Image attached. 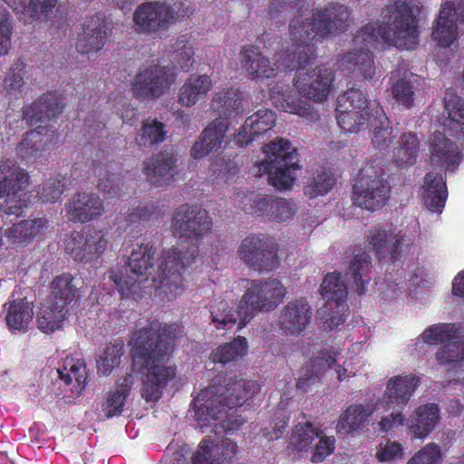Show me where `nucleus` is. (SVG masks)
I'll return each instance as SVG.
<instances>
[{"label": "nucleus", "mask_w": 464, "mask_h": 464, "mask_svg": "<svg viewBox=\"0 0 464 464\" xmlns=\"http://www.w3.org/2000/svg\"><path fill=\"white\" fill-rule=\"evenodd\" d=\"M351 10L340 4L331 3L316 8L311 18L302 19V14L291 20L289 33L292 51L282 61L285 69L294 71V85L300 94L314 102H324L331 92L334 73L331 68L320 65L308 67L316 59L315 43L346 32L353 19Z\"/></svg>", "instance_id": "1"}, {"label": "nucleus", "mask_w": 464, "mask_h": 464, "mask_svg": "<svg viewBox=\"0 0 464 464\" xmlns=\"http://www.w3.org/2000/svg\"><path fill=\"white\" fill-rule=\"evenodd\" d=\"M178 328L177 324L153 321L136 330L130 340L133 361L147 370L142 397L148 402L159 401L176 376V366L165 365V362L173 353Z\"/></svg>", "instance_id": "2"}, {"label": "nucleus", "mask_w": 464, "mask_h": 464, "mask_svg": "<svg viewBox=\"0 0 464 464\" xmlns=\"http://www.w3.org/2000/svg\"><path fill=\"white\" fill-rule=\"evenodd\" d=\"M212 225L208 210L200 206L183 204L174 210L171 231L179 244L162 254L159 269L164 286L182 285V274L198 256L199 245L211 232Z\"/></svg>", "instance_id": "3"}, {"label": "nucleus", "mask_w": 464, "mask_h": 464, "mask_svg": "<svg viewBox=\"0 0 464 464\" xmlns=\"http://www.w3.org/2000/svg\"><path fill=\"white\" fill-rule=\"evenodd\" d=\"M336 120L344 132L358 133L370 127L374 149L389 152L397 138L379 102H372L361 89L351 87L336 100Z\"/></svg>", "instance_id": "4"}, {"label": "nucleus", "mask_w": 464, "mask_h": 464, "mask_svg": "<svg viewBox=\"0 0 464 464\" xmlns=\"http://www.w3.org/2000/svg\"><path fill=\"white\" fill-rule=\"evenodd\" d=\"M260 390L256 381L234 379L225 386H210L201 390L192 405L197 421L201 427L220 420L226 431L237 430L245 423L242 417H235L236 409L243 406Z\"/></svg>", "instance_id": "5"}, {"label": "nucleus", "mask_w": 464, "mask_h": 464, "mask_svg": "<svg viewBox=\"0 0 464 464\" xmlns=\"http://www.w3.org/2000/svg\"><path fill=\"white\" fill-rule=\"evenodd\" d=\"M382 22H370L362 26L353 37L355 44L373 45L383 43L398 49H414L419 43V19L411 2L396 0L386 5Z\"/></svg>", "instance_id": "6"}, {"label": "nucleus", "mask_w": 464, "mask_h": 464, "mask_svg": "<svg viewBox=\"0 0 464 464\" xmlns=\"http://www.w3.org/2000/svg\"><path fill=\"white\" fill-rule=\"evenodd\" d=\"M62 98L56 92H47L32 103L23 107V119L29 126L39 124L36 129L27 131L16 150L23 159L41 156L52 141L53 130L49 134L48 122L63 111Z\"/></svg>", "instance_id": "7"}, {"label": "nucleus", "mask_w": 464, "mask_h": 464, "mask_svg": "<svg viewBox=\"0 0 464 464\" xmlns=\"http://www.w3.org/2000/svg\"><path fill=\"white\" fill-rule=\"evenodd\" d=\"M167 251L168 250H164L161 252L158 259L159 263L156 269L153 262L155 248L150 244H140L132 249L130 256L128 257L127 266H116L111 268L109 271V278L114 283L122 296L128 297L138 292L140 277L151 276L154 283H159L158 288L160 289L162 293L166 294L169 299L176 297L179 291L181 292L183 290V285L179 288L172 286L170 289V287L164 286L160 282L159 266L161 261L162 254Z\"/></svg>", "instance_id": "8"}, {"label": "nucleus", "mask_w": 464, "mask_h": 464, "mask_svg": "<svg viewBox=\"0 0 464 464\" xmlns=\"http://www.w3.org/2000/svg\"><path fill=\"white\" fill-rule=\"evenodd\" d=\"M212 107L228 117H231L232 113L242 114L244 111L242 93L234 89L216 93L212 99ZM228 124L227 117H218L212 121L203 130L198 140L193 144L190 150L191 157L198 160L218 149L224 140Z\"/></svg>", "instance_id": "9"}, {"label": "nucleus", "mask_w": 464, "mask_h": 464, "mask_svg": "<svg viewBox=\"0 0 464 464\" xmlns=\"http://www.w3.org/2000/svg\"><path fill=\"white\" fill-rule=\"evenodd\" d=\"M266 158L257 164L259 175L267 174L269 183L279 189L289 188L295 177V171L300 169L299 154L291 142L283 138L263 147Z\"/></svg>", "instance_id": "10"}, {"label": "nucleus", "mask_w": 464, "mask_h": 464, "mask_svg": "<svg viewBox=\"0 0 464 464\" xmlns=\"http://www.w3.org/2000/svg\"><path fill=\"white\" fill-rule=\"evenodd\" d=\"M353 203L362 209L376 211L383 208L391 196L389 181L371 163L363 166L353 183Z\"/></svg>", "instance_id": "11"}, {"label": "nucleus", "mask_w": 464, "mask_h": 464, "mask_svg": "<svg viewBox=\"0 0 464 464\" xmlns=\"http://www.w3.org/2000/svg\"><path fill=\"white\" fill-rule=\"evenodd\" d=\"M285 288L277 280H253L238 302L242 325H246L260 311H271L283 300Z\"/></svg>", "instance_id": "12"}, {"label": "nucleus", "mask_w": 464, "mask_h": 464, "mask_svg": "<svg viewBox=\"0 0 464 464\" xmlns=\"http://www.w3.org/2000/svg\"><path fill=\"white\" fill-rule=\"evenodd\" d=\"M420 383V378L412 373L399 374L387 382L383 401L388 408L393 409V411L382 417L379 422L382 431L388 432L392 428L403 424L405 418L401 411L408 404Z\"/></svg>", "instance_id": "13"}, {"label": "nucleus", "mask_w": 464, "mask_h": 464, "mask_svg": "<svg viewBox=\"0 0 464 464\" xmlns=\"http://www.w3.org/2000/svg\"><path fill=\"white\" fill-rule=\"evenodd\" d=\"M276 245L264 236L251 234L240 243L237 255L250 269L257 272H270L280 265Z\"/></svg>", "instance_id": "14"}, {"label": "nucleus", "mask_w": 464, "mask_h": 464, "mask_svg": "<svg viewBox=\"0 0 464 464\" xmlns=\"http://www.w3.org/2000/svg\"><path fill=\"white\" fill-rule=\"evenodd\" d=\"M108 243L102 230L88 228L71 232L65 239L64 250L76 262L93 263L103 255Z\"/></svg>", "instance_id": "15"}, {"label": "nucleus", "mask_w": 464, "mask_h": 464, "mask_svg": "<svg viewBox=\"0 0 464 464\" xmlns=\"http://www.w3.org/2000/svg\"><path fill=\"white\" fill-rule=\"evenodd\" d=\"M177 13L166 3L146 2L136 8L133 14L134 29L138 34L160 36L173 24Z\"/></svg>", "instance_id": "16"}, {"label": "nucleus", "mask_w": 464, "mask_h": 464, "mask_svg": "<svg viewBox=\"0 0 464 464\" xmlns=\"http://www.w3.org/2000/svg\"><path fill=\"white\" fill-rule=\"evenodd\" d=\"M176 77L170 67L150 64L139 70L131 82V88L136 97L158 99L169 90Z\"/></svg>", "instance_id": "17"}, {"label": "nucleus", "mask_w": 464, "mask_h": 464, "mask_svg": "<svg viewBox=\"0 0 464 464\" xmlns=\"http://www.w3.org/2000/svg\"><path fill=\"white\" fill-rule=\"evenodd\" d=\"M368 244L381 262H401L411 250L410 244L406 243L405 235L382 227H373L370 230Z\"/></svg>", "instance_id": "18"}, {"label": "nucleus", "mask_w": 464, "mask_h": 464, "mask_svg": "<svg viewBox=\"0 0 464 464\" xmlns=\"http://www.w3.org/2000/svg\"><path fill=\"white\" fill-rule=\"evenodd\" d=\"M313 310L305 297L287 302L280 311L277 324L285 335H301L311 323Z\"/></svg>", "instance_id": "19"}, {"label": "nucleus", "mask_w": 464, "mask_h": 464, "mask_svg": "<svg viewBox=\"0 0 464 464\" xmlns=\"http://www.w3.org/2000/svg\"><path fill=\"white\" fill-rule=\"evenodd\" d=\"M457 17L464 22V0H460L457 6L451 1L446 2L440 10L431 34L440 46L450 47L457 39Z\"/></svg>", "instance_id": "20"}, {"label": "nucleus", "mask_w": 464, "mask_h": 464, "mask_svg": "<svg viewBox=\"0 0 464 464\" xmlns=\"http://www.w3.org/2000/svg\"><path fill=\"white\" fill-rule=\"evenodd\" d=\"M336 66L344 76L358 81H370L376 72L373 53L363 48L339 55Z\"/></svg>", "instance_id": "21"}, {"label": "nucleus", "mask_w": 464, "mask_h": 464, "mask_svg": "<svg viewBox=\"0 0 464 464\" xmlns=\"http://www.w3.org/2000/svg\"><path fill=\"white\" fill-rule=\"evenodd\" d=\"M430 165L444 172L455 171L463 160L459 146L439 131L433 133L430 139Z\"/></svg>", "instance_id": "22"}, {"label": "nucleus", "mask_w": 464, "mask_h": 464, "mask_svg": "<svg viewBox=\"0 0 464 464\" xmlns=\"http://www.w3.org/2000/svg\"><path fill=\"white\" fill-rule=\"evenodd\" d=\"M65 211L70 221L87 223L101 217L104 211V207L98 195L80 192L65 204Z\"/></svg>", "instance_id": "23"}, {"label": "nucleus", "mask_w": 464, "mask_h": 464, "mask_svg": "<svg viewBox=\"0 0 464 464\" xmlns=\"http://www.w3.org/2000/svg\"><path fill=\"white\" fill-rule=\"evenodd\" d=\"M28 172L9 159H0V199H12L29 186Z\"/></svg>", "instance_id": "24"}, {"label": "nucleus", "mask_w": 464, "mask_h": 464, "mask_svg": "<svg viewBox=\"0 0 464 464\" xmlns=\"http://www.w3.org/2000/svg\"><path fill=\"white\" fill-rule=\"evenodd\" d=\"M107 38L104 15L97 14L85 19L82 33L76 43V49L82 54L98 52L102 49Z\"/></svg>", "instance_id": "25"}, {"label": "nucleus", "mask_w": 464, "mask_h": 464, "mask_svg": "<svg viewBox=\"0 0 464 464\" xmlns=\"http://www.w3.org/2000/svg\"><path fill=\"white\" fill-rule=\"evenodd\" d=\"M240 63L247 76L254 81L269 79L276 75L277 68L271 64L269 58L256 45L246 44L242 47Z\"/></svg>", "instance_id": "26"}, {"label": "nucleus", "mask_w": 464, "mask_h": 464, "mask_svg": "<svg viewBox=\"0 0 464 464\" xmlns=\"http://www.w3.org/2000/svg\"><path fill=\"white\" fill-rule=\"evenodd\" d=\"M177 157L172 152L162 151L153 155L145 164V174L154 186L169 185L177 175Z\"/></svg>", "instance_id": "27"}, {"label": "nucleus", "mask_w": 464, "mask_h": 464, "mask_svg": "<svg viewBox=\"0 0 464 464\" xmlns=\"http://www.w3.org/2000/svg\"><path fill=\"white\" fill-rule=\"evenodd\" d=\"M276 121V113L268 109H261L246 118L244 125L236 136V142L247 146L256 137L271 130Z\"/></svg>", "instance_id": "28"}, {"label": "nucleus", "mask_w": 464, "mask_h": 464, "mask_svg": "<svg viewBox=\"0 0 464 464\" xmlns=\"http://www.w3.org/2000/svg\"><path fill=\"white\" fill-rule=\"evenodd\" d=\"M420 80L413 74L404 77L392 75L389 79L387 92L392 100L404 109L414 106L415 99L420 92Z\"/></svg>", "instance_id": "29"}, {"label": "nucleus", "mask_w": 464, "mask_h": 464, "mask_svg": "<svg viewBox=\"0 0 464 464\" xmlns=\"http://www.w3.org/2000/svg\"><path fill=\"white\" fill-rule=\"evenodd\" d=\"M212 87L209 75L191 74L179 88L178 102L183 107L190 108L205 99Z\"/></svg>", "instance_id": "30"}, {"label": "nucleus", "mask_w": 464, "mask_h": 464, "mask_svg": "<svg viewBox=\"0 0 464 464\" xmlns=\"http://www.w3.org/2000/svg\"><path fill=\"white\" fill-rule=\"evenodd\" d=\"M105 160V152L98 150L96 159L92 160V174L98 179L97 188L108 198H115L121 195V178L116 173L109 170V165Z\"/></svg>", "instance_id": "31"}, {"label": "nucleus", "mask_w": 464, "mask_h": 464, "mask_svg": "<svg viewBox=\"0 0 464 464\" xmlns=\"http://www.w3.org/2000/svg\"><path fill=\"white\" fill-rule=\"evenodd\" d=\"M372 258L366 252L355 255L350 261L345 272L347 280L355 287L359 295L367 291V285L372 280Z\"/></svg>", "instance_id": "32"}, {"label": "nucleus", "mask_w": 464, "mask_h": 464, "mask_svg": "<svg viewBox=\"0 0 464 464\" xmlns=\"http://www.w3.org/2000/svg\"><path fill=\"white\" fill-rule=\"evenodd\" d=\"M424 184L425 206L432 212L440 213L448 198L445 176L442 173L429 172L424 178Z\"/></svg>", "instance_id": "33"}, {"label": "nucleus", "mask_w": 464, "mask_h": 464, "mask_svg": "<svg viewBox=\"0 0 464 464\" xmlns=\"http://www.w3.org/2000/svg\"><path fill=\"white\" fill-rule=\"evenodd\" d=\"M132 376L129 375L119 380L104 398L101 405L102 413L107 419L120 416L125 405V401L130 393Z\"/></svg>", "instance_id": "34"}, {"label": "nucleus", "mask_w": 464, "mask_h": 464, "mask_svg": "<svg viewBox=\"0 0 464 464\" xmlns=\"http://www.w3.org/2000/svg\"><path fill=\"white\" fill-rule=\"evenodd\" d=\"M440 419V408L436 403L419 406L409 426L415 438L423 439L437 426Z\"/></svg>", "instance_id": "35"}, {"label": "nucleus", "mask_w": 464, "mask_h": 464, "mask_svg": "<svg viewBox=\"0 0 464 464\" xmlns=\"http://www.w3.org/2000/svg\"><path fill=\"white\" fill-rule=\"evenodd\" d=\"M321 295L326 299V306L329 309L337 308L343 311L347 308L345 303L348 291L340 273H328L324 276L321 284Z\"/></svg>", "instance_id": "36"}, {"label": "nucleus", "mask_w": 464, "mask_h": 464, "mask_svg": "<svg viewBox=\"0 0 464 464\" xmlns=\"http://www.w3.org/2000/svg\"><path fill=\"white\" fill-rule=\"evenodd\" d=\"M273 102L279 110L296 114L306 119L309 121L318 120L319 115L314 109L307 102L301 100L288 87L284 90L278 96H272Z\"/></svg>", "instance_id": "37"}, {"label": "nucleus", "mask_w": 464, "mask_h": 464, "mask_svg": "<svg viewBox=\"0 0 464 464\" xmlns=\"http://www.w3.org/2000/svg\"><path fill=\"white\" fill-rule=\"evenodd\" d=\"M209 313L211 322L217 329H226L237 324L238 329L244 328L246 325L241 324L243 319L238 313V305L234 309L229 303L224 299H215L209 304Z\"/></svg>", "instance_id": "38"}, {"label": "nucleus", "mask_w": 464, "mask_h": 464, "mask_svg": "<svg viewBox=\"0 0 464 464\" xmlns=\"http://www.w3.org/2000/svg\"><path fill=\"white\" fill-rule=\"evenodd\" d=\"M372 413V409L369 406L362 404L349 406L338 420L336 424L337 433L346 435L361 430Z\"/></svg>", "instance_id": "39"}, {"label": "nucleus", "mask_w": 464, "mask_h": 464, "mask_svg": "<svg viewBox=\"0 0 464 464\" xmlns=\"http://www.w3.org/2000/svg\"><path fill=\"white\" fill-rule=\"evenodd\" d=\"M45 218L24 219L14 224L6 232L8 241L13 245H27L46 226Z\"/></svg>", "instance_id": "40"}, {"label": "nucleus", "mask_w": 464, "mask_h": 464, "mask_svg": "<svg viewBox=\"0 0 464 464\" xmlns=\"http://www.w3.org/2000/svg\"><path fill=\"white\" fill-rule=\"evenodd\" d=\"M420 145L416 133L409 131L401 134L399 146L393 150V160L396 165L401 168L414 165L419 156Z\"/></svg>", "instance_id": "41"}, {"label": "nucleus", "mask_w": 464, "mask_h": 464, "mask_svg": "<svg viewBox=\"0 0 464 464\" xmlns=\"http://www.w3.org/2000/svg\"><path fill=\"white\" fill-rule=\"evenodd\" d=\"M34 305L19 298L10 303L5 321L10 330L26 331L34 317Z\"/></svg>", "instance_id": "42"}, {"label": "nucleus", "mask_w": 464, "mask_h": 464, "mask_svg": "<svg viewBox=\"0 0 464 464\" xmlns=\"http://www.w3.org/2000/svg\"><path fill=\"white\" fill-rule=\"evenodd\" d=\"M248 351L247 341L243 336H237L231 342L220 344L211 353V360L215 363L226 365L241 360Z\"/></svg>", "instance_id": "43"}, {"label": "nucleus", "mask_w": 464, "mask_h": 464, "mask_svg": "<svg viewBox=\"0 0 464 464\" xmlns=\"http://www.w3.org/2000/svg\"><path fill=\"white\" fill-rule=\"evenodd\" d=\"M68 309L59 302H52L40 308L37 324L40 331L45 334L53 333L62 327Z\"/></svg>", "instance_id": "44"}, {"label": "nucleus", "mask_w": 464, "mask_h": 464, "mask_svg": "<svg viewBox=\"0 0 464 464\" xmlns=\"http://www.w3.org/2000/svg\"><path fill=\"white\" fill-rule=\"evenodd\" d=\"M74 277L70 273H63L53 278L51 283L53 302H59L63 307L75 301L78 288Z\"/></svg>", "instance_id": "45"}, {"label": "nucleus", "mask_w": 464, "mask_h": 464, "mask_svg": "<svg viewBox=\"0 0 464 464\" xmlns=\"http://www.w3.org/2000/svg\"><path fill=\"white\" fill-rule=\"evenodd\" d=\"M166 126L157 119H146L142 121L137 142L140 146L151 148L162 143L167 137Z\"/></svg>", "instance_id": "46"}, {"label": "nucleus", "mask_w": 464, "mask_h": 464, "mask_svg": "<svg viewBox=\"0 0 464 464\" xmlns=\"http://www.w3.org/2000/svg\"><path fill=\"white\" fill-rule=\"evenodd\" d=\"M317 431L318 430L315 429L310 421L304 424L298 423L294 428L287 448L293 452L307 451L311 450L315 436H319Z\"/></svg>", "instance_id": "47"}, {"label": "nucleus", "mask_w": 464, "mask_h": 464, "mask_svg": "<svg viewBox=\"0 0 464 464\" xmlns=\"http://www.w3.org/2000/svg\"><path fill=\"white\" fill-rule=\"evenodd\" d=\"M123 353L124 343L122 341L109 343L97 360L98 372L104 376L109 375L115 367L120 365Z\"/></svg>", "instance_id": "48"}, {"label": "nucleus", "mask_w": 464, "mask_h": 464, "mask_svg": "<svg viewBox=\"0 0 464 464\" xmlns=\"http://www.w3.org/2000/svg\"><path fill=\"white\" fill-rule=\"evenodd\" d=\"M459 332L454 324H436L427 328L421 337L424 343L437 345L453 340Z\"/></svg>", "instance_id": "49"}, {"label": "nucleus", "mask_w": 464, "mask_h": 464, "mask_svg": "<svg viewBox=\"0 0 464 464\" xmlns=\"http://www.w3.org/2000/svg\"><path fill=\"white\" fill-rule=\"evenodd\" d=\"M172 60L180 67L182 71L188 72L193 66L194 49L187 35H181L177 39L172 46Z\"/></svg>", "instance_id": "50"}, {"label": "nucleus", "mask_w": 464, "mask_h": 464, "mask_svg": "<svg viewBox=\"0 0 464 464\" xmlns=\"http://www.w3.org/2000/svg\"><path fill=\"white\" fill-rule=\"evenodd\" d=\"M57 2L58 0H30L28 4H24L22 12V22L31 24L34 20L47 18Z\"/></svg>", "instance_id": "51"}, {"label": "nucleus", "mask_w": 464, "mask_h": 464, "mask_svg": "<svg viewBox=\"0 0 464 464\" xmlns=\"http://www.w3.org/2000/svg\"><path fill=\"white\" fill-rule=\"evenodd\" d=\"M59 377L65 382V384H71L72 379L78 384V387L82 389L85 387L87 382V372L86 366L83 361L77 360L73 362L72 359L70 362H66V365L63 369L58 370Z\"/></svg>", "instance_id": "52"}, {"label": "nucleus", "mask_w": 464, "mask_h": 464, "mask_svg": "<svg viewBox=\"0 0 464 464\" xmlns=\"http://www.w3.org/2000/svg\"><path fill=\"white\" fill-rule=\"evenodd\" d=\"M436 360L442 365L455 366L464 361V342L452 341L443 345L436 353Z\"/></svg>", "instance_id": "53"}, {"label": "nucleus", "mask_w": 464, "mask_h": 464, "mask_svg": "<svg viewBox=\"0 0 464 464\" xmlns=\"http://www.w3.org/2000/svg\"><path fill=\"white\" fill-rule=\"evenodd\" d=\"M335 184V179L331 172L323 170L317 173L304 187V194L311 198L328 193Z\"/></svg>", "instance_id": "54"}, {"label": "nucleus", "mask_w": 464, "mask_h": 464, "mask_svg": "<svg viewBox=\"0 0 464 464\" xmlns=\"http://www.w3.org/2000/svg\"><path fill=\"white\" fill-rule=\"evenodd\" d=\"M24 68L25 64L21 60H17L13 63L10 72L4 80L5 88L8 94L16 97L22 92V88L24 83L23 77Z\"/></svg>", "instance_id": "55"}, {"label": "nucleus", "mask_w": 464, "mask_h": 464, "mask_svg": "<svg viewBox=\"0 0 464 464\" xmlns=\"http://www.w3.org/2000/svg\"><path fill=\"white\" fill-rule=\"evenodd\" d=\"M304 0H271L267 14L276 24L284 22V14L289 10L298 8V13L304 6Z\"/></svg>", "instance_id": "56"}, {"label": "nucleus", "mask_w": 464, "mask_h": 464, "mask_svg": "<svg viewBox=\"0 0 464 464\" xmlns=\"http://www.w3.org/2000/svg\"><path fill=\"white\" fill-rule=\"evenodd\" d=\"M317 433L319 436H315V438L319 439V440L313 450L310 459L312 462L324 461L328 456L332 455L335 450V439L334 436H326L321 430H318Z\"/></svg>", "instance_id": "57"}, {"label": "nucleus", "mask_w": 464, "mask_h": 464, "mask_svg": "<svg viewBox=\"0 0 464 464\" xmlns=\"http://www.w3.org/2000/svg\"><path fill=\"white\" fill-rule=\"evenodd\" d=\"M442 454L440 447L430 442L420 450L407 464H440Z\"/></svg>", "instance_id": "58"}, {"label": "nucleus", "mask_w": 464, "mask_h": 464, "mask_svg": "<svg viewBox=\"0 0 464 464\" xmlns=\"http://www.w3.org/2000/svg\"><path fill=\"white\" fill-rule=\"evenodd\" d=\"M64 184L56 179L45 181L37 191L39 200L43 203H53L59 200L63 193Z\"/></svg>", "instance_id": "59"}, {"label": "nucleus", "mask_w": 464, "mask_h": 464, "mask_svg": "<svg viewBox=\"0 0 464 464\" xmlns=\"http://www.w3.org/2000/svg\"><path fill=\"white\" fill-rule=\"evenodd\" d=\"M12 17L5 10L0 11V55L7 54L11 47Z\"/></svg>", "instance_id": "60"}, {"label": "nucleus", "mask_w": 464, "mask_h": 464, "mask_svg": "<svg viewBox=\"0 0 464 464\" xmlns=\"http://www.w3.org/2000/svg\"><path fill=\"white\" fill-rule=\"evenodd\" d=\"M270 211L269 220L276 222H285L292 218L295 215V209L290 202L286 201L285 198L276 197Z\"/></svg>", "instance_id": "61"}, {"label": "nucleus", "mask_w": 464, "mask_h": 464, "mask_svg": "<svg viewBox=\"0 0 464 464\" xmlns=\"http://www.w3.org/2000/svg\"><path fill=\"white\" fill-rule=\"evenodd\" d=\"M213 441L203 439L198 445V450L192 457V464H220L212 456Z\"/></svg>", "instance_id": "62"}, {"label": "nucleus", "mask_w": 464, "mask_h": 464, "mask_svg": "<svg viewBox=\"0 0 464 464\" xmlns=\"http://www.w3.org/2000/svg\"><path fill=\"white\" fill-rule=\"evenodd\" d=\"M158 211V206L154 203H141L130 213L128 214L127 221L136 223L150 220Z\"/></svg>", "instance_id": "63"}, {"label": "nucleus", "mask_w": 464, "mask_h": 464, "mask_svg": "<svg viewBox=\"0 0 464 464\" xmlns=\"http://www.w3.org/2000/svg\"><path fill=\"white\" fill-rule=\"evenodd\" d=\"M449 118L459 125H464V100L459 96L445 101Z\"/></svg>", "instance_id": "64"}]
</instances>
